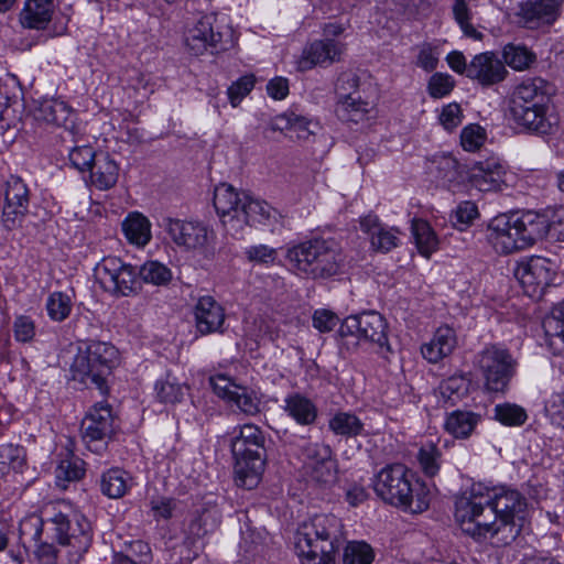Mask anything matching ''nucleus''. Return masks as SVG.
I'll return each instance as SVG.
<instances>
[{
    "instance_id": "obj_6",
    "label": "nucleus",
    "mask_w": 564,
    "mask_h": 564,
    "mask_svg": "<svg viewBox=\"0 0 564 564\" xmlns=\"http://www.w3.org/2000/svg\"><path fill=\"white\" fill-rule=\"evenodd\" d=\"M238 430V434L230 440L231 452L236 459V482L251 490L261 481L265 468L267 438L264 432L254 424H243Z\"/></svg>"
},
{
    "instance_id": "obj_32",
    "label": "nucleus",
    "mask_w": 564,
    "mask_h": 564,
    "mask_svg": "<svg viewBox=\"0 0 564 564\" xmlns=\"http://www.w3.org/2000/svg\"><path fill=\"white\" fill-rule=\"evenodd\" d=\"M546 111L547 109L528 111L524 115H513L508 118L518 132L544 135L551 133L553 127Z\"/></svg>"
},
{
    "instance_id": "obj_22",
    "label": "nucleus",
    "mask_w": 564,
    "mask_h": 564,
    "mask_svg": "<svg viewBox=\"0 0 564 564\" xmlns=\"http://www.w3.org/2000/svg\"><path fill=\"white\" fill-rule=\"evenodd\" d=\"M195 327L200 335L224 333L225 310L213 296H202L194 306Z\"/></svg>"
},
{
    "instance_id": "obj_51",
    "label": "nucleus",
    "mask_w": 564,
    "mask_h": 564,
    "mask_svg": "<svg viewBox=\"0 0 564 564\" xmlns=\"http://www.w3.org/2000/svg\"><path fill=\"white\" fill-rule=\"evenodd\" d=\"M99 152L90 145H76L69 150L68 159L72 166L79 172H88L97 160Z\"/></svg>"
},
{
    "instance_id": "obj_31",
    "label": "nucleus",
    "mask_w": 564,
    "mask_h": 564,
    "mask_svg": "<svg viewBox=\"0 0 564 564\" xmlns=\"http://www.w3.org/2000/svg\"><path fill=\"white\" fill-rule=\"evenodd\" d=\"M54 4L52 0H25L20 13L23 28L44 30L52 20Z\"/></svg>"
},
{
    "instance_id": "obj_47",
    "label": "nucleus",
    "mask_w": 564,
    "mask_h": 564,
    "mask_svg": "<svg viewBox=\"0 0 564 564\" xmlns=\"http://www.w3.org/2000/svg\"><path fill=\"white\" fill-rule=\"evenodd\" d=\"M185 387L170 373L164 380H160L155 384L156 397L164 403L180 402L185 394Z\"/></svg>"
},
{
    "instance_id": "obj_24",
    "label": "nucleus",
    "mask_w": 564,
    "mask_h": 564,
    "mask_svg": "<svg viewBox=\"0 0 564 564\" xmlns=\"http://www.w3.org/2000/svg\"><path fill=\"white\" fill-rule=\"evenodd\" d=\"M546 87V82L539 77L522 82L512 91L508 107H547Z\"/></svg>"
},
{
    "instance_id": "obj_37",
    "label": "nucleus",
    "mask_w": 564,
    "mask_h": 564,
    "mask_svg": "<svg viewBox=\"0 0 564 564\" xmlns=\"http://www.w3.org/2000/svg\"><path fill=\"white\" fill-rule=\"evenodd\" d=\"M129 475L120 468H111L102 473L99 481L100 491L110 499H119L129 490L131 484Z\"/></svg>"
},
{
    "instance_id": "obj_27",
    "label": "nucleus",
    "mask_w": 564,
    "mask_h": 564,
    "mask_svg": "<svg viewBox=\"0 0 564 564\" xmlns=\"http://www.w3.org/2000/svg\"><path fill=\"white\" fill-rule=\"evenodd\" d=\"M457 346L455 330L449 326H441L436 329L432 339L421 347L422 356L431 364H436L449 356Z\"/></svg>"
},
{
    "instance_id": "obj_33",
    "label": "nucleus",
    "mask_w": 564,
    "mask_h": 564,
    "mask_svg": "<svg viewBox=\"0 0 564 564\" xmlns=\"http://www.w3.org/2000/svg\"><path fill=\"white\" fill-rule=\"evenodd\" d=\"M543 328L550 350L554 355H564V303L553 307L543 321Z\"/></svg>"
},
{
    "instance_id": "obj_18",
    "label": "nucleus",
    "mask_w": 564,
    "mask_h": 564,
    "mask_svg": "<svg viewBox=\"0 0 564 564\" xmlns=\"http://www.w3.org/2000/svg\"><path fill=\"white\" fill-rule=\"evenodd\" d=\"M91 528L89 521L82 514L73 512L72 529L65 534V539H56L65 549L68 563H78L91 544Z\"/></svg>"
},
{
    "instance_id": "obj_9",
    "label": "nucleus",
    "mask_w": 564,
    "mask_h": 564,
    "mask_svg": "<svg viewBox=\"0 0 564 564\" xmlns=\"http://www.w3.org/2000/svg\"><path fill=\"white\" fill-rule=\"evenodd\" d=\"M476 365L485 379L486 389L503 392L516 373L517 360L502 346L489 345L478 352Z\"/></svg>"
},
{
    "instance_id": "obj_46",
    "label": "nucleus",
    "mask_w": 564,
    "mask_h": 564,
    "mask_svg": "<svg viewBox=\"0 0 564 564\" xmlns=\"http://www.w3.org/2000/svg\"><path fill=\"white\" fill-rule=\"evenodd\" d=\"M502 57L503 64L516 70H523L535 61V55L525 46L514 44H507L503 47Z\"/></svg>"
},
{
    "instance_id": "obj_63",
    "label": "nucleus",
    "mask_w": 564,
    "mask_h": 564,
    "mask_svg": "<svg viewBox=\"0 0 564 564\" xmlns=\"http://www.w3.org/2000/svg\"><path fill=\"white\" fill-rule=\"evenodd\" d=\"M151 511L153 512V517L155 519H164L167 520L172 518L174 510L177 507V502L173 498L167 497H159L152 499L150 502Z\"/></svg>"
},
{
    "instance_id": "obj_29",
    "label": "nucleus",
    "mask_w": 564,
    "mask_h": 564,
    "mask_svg": "<svg viewBox=\"0 0 564 564\" xmlns=\"http://www.w3.org/2000/svg\"><path fill=\"white\" fill-rule=\"evenodd\" d=\"M360 229L368 235L373 250L389 252L398 246V231L382 226L376 215H368L360 220Z\"/></svg>"
},
{
    "instance_id": "obj_35",
    "label": "nucleus",
    "mask_w": 564,
    "mask_h": 564,
    "mask_svg": "<svg viewBox=\"0 0 564 564\" xmlns=\"http://www.w3.org/2000/svg\"><path fill=\"white\" fill-rule=\"evenodd\" d=\"M372 108V102L364 99L359 94L349 98H338L335 113L341 121L358 123L367 118Z\"/></svg>"
},
{
    "instance_id": "obj_26",
    "label": "nucleus",
    "mask_w": 564,
    "mask_h": 564,
    "mask_svg": "<svg viewBox=\"0 0 564 564\" xmlns=\"http://www.w3.org/2000/svg\"><path fill=\"white\" fill-rule=\"evenodd\" d=\"M73 110L63 100L51 98L39 101L33 110V119L41 124H51L68 128L72 120Z\"/></svg>"
},
{
    "instance_id": "obj_12",
    "label": "nucleus",
    "mask_w": 564,
    "mask_h": 564,
    "mask_svg": "<svg viewBox=\"0 0 564 564\" xmlns=\"http://www.w3.org/2000/svg\"><path fill=\"white\" fill-rule=\"evenodd\" d=\"M215 22L214 15H204L187 28L184 43L191 54L198 56L208 51L218 53L227 50L228 41H225L223 32L215 28Z\"/></svg>"
},
{
    "instance_id": "obj_55",
    "label": "nucleus",
    "mask_w": 564,
    "mask_h": 564,
    "mask_svg": "<svg viewBox=\"0 0 564 564\" xmlns=\"http://www.w3.org/2000/svg\"><path fill=\"white\" fill-rule=\"evenodd\" d=\"M440 451L433 444H429L423 446L417 455L419 463L424 471V474L429 477H433L437 474L440 469L438 458Z\"/></svg>"
},
{
    "instance_id": "obj_14",
    "label": "nucleus",
    "mask_w": 564,
    "mask_h": 564,
    "mask_svg": "<svg viewBox=\"0 0 564 564\" xmlns=\"http://www.w3.org/2000/svg\"><path fill=\"white\" fill-rule=\"evenodd\" d=\"M525 294L540 297L555 274L553 263L543 257H531L519 262L513 271Z\"/></svg>"
},
{
    "instance_id": "obj_56",
    "label": "nucleus",
    "mask_w": 564,
    "mask_h": 564,
    "mask_svg": "<svg viewBox=\"0 0 564 564\" xmlns=\"http://www.w3.org/2000/svg\"><path fill=\"white\" fill-rule=\"evenodd\" d=\"M455 82L448 74L435 73L431 76L427 90L433 98H443L447 96L454 88Z\"/></svg>"
},
{
    "instance_id": "obj_5",
    "label": "nucleus",
    "mask_w": 564,
    "mask_h": 564,
    "mask_svg": "<svg viewBox=\"0 0 564 564\" xmlns=\"http://www.w3.org/2000/svg\"><path fill=\"white\" fill-rule=\"evenodd\" d=\"M373 489L386 502L412 513H421L430 506L429 490L402 464L382 468L376 476Z\"/></svg>"
},
{
    "instance_id": "obj_8",
    "label": "nucleus",
    "mask_w": 564,
    "mask_h": 564,
    "mask_svg": "<svg viewBox=\"0 0 564 564\" xmlns=\"http://www.w3.org/2000/svg\"><path fill=\"white\" fill-rule=\"evenodd\" d=\"M119 360L118 349L106 341L91 340L78 348L72 364L74 380L88 388H96L101 394L108 392L107 378Z\"/></svg>"
},
{
    "instance_id": "obj_53",
    "label": "nucleus",
    "mask_w": 564,
    "mask_h": 564,
    "mask_svg": "<svg viewBox=\"0 0 564 564\" xmlns=\"http://www.w3.org/2000/svg\"><path fill=\"white\" fill-rule=\"evenodd\" d=\"M230 401L235 402L239 410L248 415L260 412V399L254 391L246 387L239 386Z\"/></svg>"
},
{
    "instance_id": "obj_23",
    "label": "nucleus",
    "mask_w": 564,
    "mask_h": 564,
    "mask_svg": "<svg viewBox=\"0 0 564 564\" xmlns=\"http://www.w3.org/2000/svg\"><path fill=\"white\" fill-rule=\"evenodd\" d=\"M503 166L495 159L480 161L469 167L467 182L480 192H491L500 188Z\"/></svg>"
},
{
    "instance_id": "obj_60",
    "label": "nucleus",
    "mask_w": 564,
    "mask_h": 564,
    "mask_svg": "<svg viewBox=\"0 0 564 564\" xmlns=\"http://www.w3.org/2000/svg\"><path fill=\"white\" fill-rule=\"evenodd\" d=\"M547 221V235L551 237L564 241V206L545 209Z\"/></svg>"
},
{
    "instance_id": "obj_20",
    "label": "nucleus",
    "mask_w": 564,
    "mask_h": 564,
    "mask_svg": "<svg viewBox=\"0 0 564 564\" xmlns=\"http://www.w3.org/2000/svg\"><path fill=\"white\" fill-rule=\"evenodd\" d=\"M508 74L503 62L494 52H484L468 64V78L484 87L501 83Z\"/></svg>"
},
{
    "instance_id": "obj_21",
    "label": "nucleus",
    "mask_w": 564,
    "mask_h": 564,
    "mask_svg": "<svg viewBox=\"0 0 564 564\" xmlns=\"http://www.w3.org/2000/svg\"><path fill=\"white\" fill-rule=\"evenodd\" d=\"M115 431V417L109 404L97 403L82 421V434L85 442L102 441Z\"/></svg>"
},
{
    "instance_id": "obj_43",
    "label": "nucleus",
    "mask_w": 564,
    "mask_h": 564,
    "mask_svg": "<svg viewBox=\"0 0 564 564\" xmlns=\"http://www.w3.org/2000/svg\"><path fill=\"white\" fill-rule=\"evenodd\" d=\"M138 278L156 286L167 285L173 278L172 271L159 261H147L138 271Z\"/></svg>"
},
{
    "instance_id": "obj_40",
    "label": "nucleus",
    "mask_w": 564,
    "mask_h": 564,
    "mask_svg": "<svg viewBox=\"0 0 564 564\" xmlns=\"http://www.w3.org/2000/svg\"><path fill=\"white\" fill-rule=\"evenodd\" d=\"M328 429L337 436L350 438L362 434L364 423L354 413L337 412L329 419Z\"/></svg>"
},
{
    "instance_id": "obj_52",
    "label": "nucleus",
    "mask_w": 564,
    "mask_h": 564,
    "mask_svg": "<svg viewBox=\"0 0 564 564\" xmlns=\"http://www.w3.org/2000/svg\"><path fill=\"white\" fill-rule=\"evenodd\" d=\"M26 462L24 447L12 444L0 445V464L21 471Z\"/></svg>"
},
{
    "instance_id": "obj_41",
    "label": "nucleus",
    "mask_w": 564,
    "mask_h": 564,
    "mask_svg": "<svg viewBox=\"0 0 564 564\" xmlns=\"http://www.w3.org/2000/svg\"><path fill=\"white\" fill-rule=\"evenodd\" d=\"M411 228L419 252L429 258L438 245L434 231L429 223L423 219H413Z\"/></svg>"
},
{
    "instance_id": "obj_11",
    "label": "nucleus",
    "mask_w": 564,
    "mask_h": 564,
    "mask_svg": "<svg viewBox=\"0 0 564 564\" xmlns=\"http://www.w3.org/2000/svg\"><path fill=\"white\" fill-rule=\"evenodd\" d=\"M304 470L310 479L319 485H330L337 478V463L329 445L306 443L301 447Z\"/></svg>"
},
{
    "instance_id": "obj_48",
    "label": "nucleus",
    "mask_w": 564,
    "mask_h": 564,
    "mask_svg": "<svg viewBox=\"0 0 564 564\" xmlns=\"http://www.w3.org/2000/svg\"><path fill=\"white\" fill-rule=\"evenodd\" d=\"M373 551L366 542H349L344 549L343 564H371Z\"/></svg>"
},
{
    "instance_id": "obj_10",
    "label": "nucleus",
    "mask_w": 564,
    "mask_h": 564,
    "mask_svg": "<svg viewBox=\"0 0 564 564\" xmlns=\"http://www.w3.org/2000/svg\"><path fill=\"white\" fill-rule=\"evenodd\" d=\"M101 288L115 296H130L141 290L137 268L116 257H107L95 268Z\"/></svg>"
},
{
    "instance_id": "obj_16",
    "label": "nucleus",
    "mask_w": 564,
    "mask_h": 564,
    "mask_svg": "<svg viewBox=\"0 0 564 564\" xmlns=\"http://www.w3.org/2000/svg\"><path fill=\"white\" fill-rule=\"evenodd\" d=\"M562 3L563 0H527L520 2L516 12L518 23L530 30L550 26L560 17Z\"/></svg>"
},
{
    "instance_id": "obj_3",
    "label": "nucleus",
    "mask_w": 564,
    "mask_h": 564,
    "mask_svg": "<svg viewBox=\"0 0 564 564\" xmlns=\"http://www.w3.org/2000/svg\"><path fill=\"white\" fill-rule=\"evenodd\" d=\"M213 203L227 234L236 238L242 235L246 226L265 224L275 215L268 203L238 193L226 183L215 188Z\"/></svg>"
},
{
    "instance_id": "obj_25",
    "label": "nucleus",
    "mask_w": 564,
    "mask_h": 564,
    "mask_svg": "<svg viewBox=\"0 0 564 564\" xmlns=\"http://www.w3.org/2000/svg\"><path fill=\"white\" fill-rule=\"evenodd\" d=\"M435 177L446 188L454 191L467 182L469 167L459 163L453 155L444 154L433 161Z\"/></svg>"
},
{
    "instance_id": "obj_30",
    "label": "nucleus",
    "mask_w": 564,
    "mask_h": 564,
    "mask_svg": "<svg viewBox=\"0 0 564 564\" xmlns=\"http://www.w3.org/2000/svg\"><path fill=\"white\" fill-rule=\"evenodd\" d=\"M89 172V183L97 189L107 191L113 187L119 177V165L109 153L99 151L97 160Z\"/></svg>"
},
{
    "instance_id": "obj_19",
    "label": "nucleus",
    "mask_w": 564,
    "mask_h": 564,
    "mask_svg": "<svg viewBox=\"0 0 564 564\" xmlns=\"http://www.w3.org/2000/svg\"><path fill=\"white\" fill-rule=\"evenodd\" d=\"M346 46L334 39L317 40L304 47L297 68L302 72L316 65H330L340 59Z\"/></svg>"
},
{
    "instance_id": "obj_34",
    "label": "nucleus",
    "mask_w": 564,
    "mask_h": 564,
    "mask_svg": "<svg viewBox=\"0 0 564 564\" xmlns=\"http://www.w3.org/2000/svg\"><path fill=\"white\" fill-rule=\"evenodd\" d=\"M311 124V120L303 116L294 112H285L273 119L271 129L273 131H288L286 137L292 140H306L313 134L310 128Z\"/></svg>"
},
{
    "instance_id": "obj_4",
    "label": "nucleus",
    "mask_w": 564,
    "mask_h": 564,
    "mask_svg": "<svg viewBox=\"0 0 564 564\" xmlns=\"http://www.w3.org/2000/svg\"><path fill=\"white\" fill-rule=\"evenodd\" d=\"M546 221L545 210L516 212L494 217L488 228L501 252L509 254L532 247L546 237L550 226Z\"/></svg>"
},
{
    "instance_id": "obj_49",
    "label": "nucleus",
    "mask_w": 564,
    "mask_h": 564,
    "mask_svg": "<svg viewBox=\"0 0 564 564\" xmlns=\"http://www.w3.org/2000/svg\"><path fill=\"white\" fill-rule=\"evenodd\" d=\"M72 306L70 297L62 292L52 293L46 302L48 316L55 322L66 319L70 314Z\"/></svg>"
},
{
    "instance_id": "obj_39",
    "label": "nucleus",
    "mask_w": 564,
    "mask_h": 564,
    "mask_svg": "<svg viewBox=\"0 0 564 564\" xmlns=\"http://www.w3.org/2000/svg\"><path fill=\"white\" fill-rule=\"evenodd\" d=\"M150 221L139 213H131L122 223V231L129 242L144 246L151 239Z\"/></svg>"
},
{
    "instance_id": "obj_59",
    "label": "nucleus",
    "mask_w": 564,
    "mask_h": 564,
    "mask_svg": "<svg viewBox=\"0 0 564 564\" xmlns=\"http://www.w3.org/2000/svg\"><path fill=\"white\" fill-rule=\"evenodd\" d=\"M256 83L253 75H246L234 82L228 88V98L236 107L253 88Z\"/></svg>"
},
{
    "instance_id": "obj_13",
    "label": "nucleus",
    "mask_w": 564,
    "mask_h": 564,
    "mask_svg": "<svg viewBox=\"0 0 564 564\" xmlns=\"http://www.w3.org/2000/svg\"><path fill=\"white\" fill-rule=\"evenodd\" d=\"M341 337L356 336L377 344L381 349L390 351L387 336V323L377 312H367L346 317L339 326Z\"/></svg>"
},
{
    "instance_id": "obj_58",
    "label": "nucleus",
    "mask_w": 564,
    "mask_h": 564,
    "mask_svg": "<svg viewBox=\"0 0 564 564\" xmlns=\"http://www.w3.org/2000/svg\"><path fill=\"white\" fill-rule=\"evenodd\" d=\"M35 554L44 564H70L68 556H65V549L61 545L56 549L53 544L43 542L37 545Z\"/></svg>"
},
{
    "instance_id": "obj_62",
    "label": "nucleus",
    "mask_w": 564,
    "mask_h": 564,
    "mask_svg": "<svg viewBox=\"0 0 564 564\" xmlns=\"http://www.w3.org/2000/svg\"><path fill=\"white\" fill-rule=\"evenodd\" d=\"M485 140L482 129L477 124L465 127L460 133V143L466 151H476Z\"/></svg>"
},
{
    "instance_id": "obj_64",
    "label": "nucleus",
    "mask_w": 564,
    "mask_h": 564,
    "mask_svg": "<svg viewBox=\"0 0 564 564\" xmlns=\"http://www.w3.org/2000/svg\"><path fill=\"white\" fill-rule=\"evenodd\" d=\"M440 122L448 131L457 128L462 123L460 106L456 102L445 106L440 115Z\"/></svg>"
},
{
    "instance_id": "obj_1",
    "label": "nucleus",
    "mask_w": 564,
    "mask_h": 564,
    "mask_svg": "<svg viewBox=\"0 0 564 564\" xmlns=\"http://www.w3.org/2000/svg\"><path fill=\"white\" fill-rule=\"evenodd\" d=\"M527 508L525 498L513 489L501 488L486 496L471 492L456 501L455 519L468 535L490 538L497 546H506L520 534Z\"/></svg>"
},
{
    "instance_id": "obj_44",
    "label": "nucleus",
    "mask_w": 564,
    "mask_h": 564,
    "mask_svg": "<svg viewBox=\"0 0 564 564\" xmlns=\"http://www.w3.org/2000/svg\"><path fill=\"white\" fill-rule=\"evenodd\" d=\"M468 392V382L463 376H452L438 386V393L445 404L454 405Z\"/></svg>"
},
{
    "instance_id": "obj_7",
    "label": "nucleus",
    "mask_w": 564,
    "mask_h": 564,
    "mask_svg": "<svg viewBox=\"0 0 564 564\" xmlns=\"http://www.w3.org/2000/svg\"><path fill=\"white\" fill-rule=\"evenodd\" d=\"M286 259L294 270L311 279H328L339 273L341 250L333 239L315 238L290 248Z\"/></svg>"
},
{
    "instance_id": "obj_36",
    "label": "nucleus",
    "mask_w": 564,
    "mask_h": 564,
    "mask_svg": "<svg viewBox=\"0 0 564 564\" xmlns=\"http://www.w3.org/2000/svg\"><path fill=\"white\" fill-rule=\"evenodd\" d=\"M284 411L302 425L313 424L317 417L316 405L301 393H292L285 398Z\"/></svg>"
},
{
    "instance_id": "obj_45",
    "label": "nucleus",
    "mask_w": 564,
    "mask_h": 564,
    "mask_svg": "<svg viewBox=\"0 0 564 564\" xmlns=\"http://www.w3.org/2000/svg\"><path fill=\"white\" fill-rule=\"evenodd\" d=\"M453 18L459 25L465 36L480 40L482 34L476 30L471 23L473 13L468 7L467 0H454L452 6Z\"/></svg>"
},
{
    "instance_id": "obj_50",
    "label": "nucleus",
    "mask_w": 564,
    "mask_h": 564,
    "mask_svg": "<svg viewBox=\"0 0 564 564\" xmlns=\"http://www.w3.org/2000/svg\"><path fill=\"white\" fill-rule=\"evenodd\" d=\"M527 417L524 409L517 404L503 403L495 408V419L503 425L520 426Z\"/></svg>"
},
{
    "instance_id": "obj_15",
    "label": "nucleus",
    "mask_w": 564,
    "mask_h": 564,
    "mask_svg": "<svg viewBox=\"0 0 564 564\" xmlns=\"http://www.w3.org/2000/svg\"><path fill=\"white\" fill-rule=\"evenodd\" d=\"M165 223L172 240L187 250L205 251L215 239L214 231L200 221L167 218Z\"/></svg>"
},
{
    "instance_id": "obj_38",
    "label": "nucleus",
    "mask_w": 564,
    "mask_h": 564,
    "mask_svg": "<svg viewBox=\"0 0 564 564\" xmlns=\"http://www.w3.org/2000/svg\"><path fill=\"white\" fill-rule=\"evenodd\" d=\"M479 421L480 415L477 413L455 410L447 415L445 430L456 438H467Z\"/></svg>"
},
{
    "instance_id": "obj_54",
    "label": "nucleus",
    "mask_w": 564,
    "mask_h": 564,
    "mask_svg": "<svg viewBox=\"0 0 564 564\" xmlns=\"http://www.w3.org/2000/svg\"><path fill=\"white\" fill-rule=\"evenodd\" d=\"M246 259L253 264L270 265L278 258V250L268 245H253L245 249Z\"/></svg>"
},
{
    "instance_id": "obj_28",
    "label": "nucleus",
    "mask_w": 564,
    "mask_h": 564,
    "mask_svg": "<svg viewBox=\"0 0 564 564\" xmlns=\"http://www.w3.org/2000/svg\"><path fill=\"white\" fill-rule=\"evenodd\" d=\"M221 521V510L214 502H205L194 513L188 527L187 538L197 540L214 532Z\"/></svg>"
},
{
    "instance_id": "obj_17",
    "label": "nucleus",
    "mask_w": 564,
    "mask_h": 564,
    "mask_svg": "<svg viewBox=\"0 0 564 564\" xmlns=\"http://www.w3.org/2000/svg\"><path fill=\"white\" fill-rule=\"evenodd\" d=\"M2 223L9 230L20 225L29 206V189L22 178L10 176L4 193Z\"/></svg>"
},
{
    "instance_id": "obj_42",
    "label": "nucleus",
    "mask_w": 564,
    "mask_h": 564,
    "mask_svg": "<svg viewBox=\"0 0 564 564\" xmlns=\"http://www.w3.org/2000/svg\"><path fill=\"white\" fill-rule=\"evenodd\" d=\"M84 460L72 457L61 460L55 469L56 485L63 489L72 481H77L85 475Z\"/></svg>"
},
{
    "instance_id": "obj_61",
    "label": "nucleus",
    "mask_w": 564,
    "mask_h": 564,
    "mask_svg": "<svg viewBox=\"0 0 564 564\" xmlns=\"http://www.w3.org/2000/svg\"><path fill=\"white\" fill-rule=\"evenodd\" d=\"M72 519L73 513L56 512L45 523L54 539H65V534L72 529Z\"/></svg>"
},
{
    "instance_id": "obj_57",
    "label": "nucleus",
    "mask_w": 564,
    "mask_h": 564,
    "mask_svg": "<svg viewBox=\"0 0 564 564\" xmlns=\"http://www.w3.org/2000/svg\"><path fill=\"white\" fill-rule=\"evenodd\" d=\"M335 91L338 98H349L359 95V77L354 72L341 73L335 84Z\"/></svg>"
},
{
    "instance_id": "obj_2",
    "label": "nucleus",
    "mask_w": 564,
    "mask_h": 564,
    "mask_svg": "<svg viewBox=\"0 0 564 564\" xmlns=\"http://www.w3.org/2000/svg\"><path fill=\"white\" fill-rule=\"evenodd\" d=\"M344 539L339 518L318 514L297 528L294 550L302 564H336Z\"/></svg>"
}]
</instances>
